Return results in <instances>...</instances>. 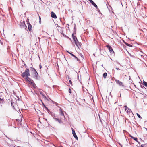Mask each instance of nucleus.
Listing matches in <instances>:
<instances>
[{
  "instance_id": "nucleus-1",
  "label": "nucleus",
  "mask_w": 147,
  "mask_h": 147,
  "mask_svg": "<svg viewBox=\"0 0 147 147\" xmlns=\"http://www.w3.org/2000/svg\"><path fill=\"white\" fill-rule=\"evenodd\" d=\"M22 76L25 79L30 76L29 70L26 69L24 72L22 74Z\"/></svg>"
},
{
  "instance_id": "nucleus-2",
  "label": "nucleus",
  "mask_w": 147,
  "mask_h": 147,
  "mask_svg": "<svg viewBox=\"0 0 147 147\" xmlns=\"http://www.w3.org/2000/svg\"><path fill=\"white\" fill-rule=\"evenodd\" d=\"M20 27L21 28H24L25 29V30L26 29V28L27 27V26L25 25L24 21L22 22H20Z\"/></svg>"
},
{
  "instance_id": "nucleus-3",
  "label": "nucleus",
  "mask_w": 147,
  "mask_h": 147,
  "mask_svg": "<svg viewBox=\"0 0 147 147\" xmlns=\"http://www.w3.org/2000/svg\"><path fill=\"white\" fill-rule=\"evenodd\" d=\"M25 80L26 82L30 84L31 83H32L34 82V81L28 77L26 78Z\"/></svg>"
},
{
  "instance_id": "nucleus-4",
  "label": "nucleus",
  "mask_w": 147,
  "mask_h": 147,
  "mask_svg": "<svg viewBox=\"0 0 147 147\" xmlns=\"http://www.w3.org/2000/svg\"><path fill=\"white\" fill-rule=\"evenodd\" d=\"M106 47L109 50L110 53H114V51L112 48V47L109 45H107L106 46Z\"/></svg>"
},
{
  "instance_id": "nucleus-5",
  "label": "nucleus",
  "mask_w": 147,
  "mask_h": 147,
  "mask_svg": "<svg viewBox=\"0 0 147 147\" xmlns=\"http://www.w3.org/2000/svg\"><path fill=\"white\" fill-rule=\"evenodd\" d=\"M75 43L76 45L79 48L81 47V43L79 42L78 41V40H75Z\"/></svg>"
},
{
  "instance_id": "nucleus-6",
  "label": "nucleus",
  "mask_w": 147,
  "mask_h": 147,
  "mask_svg": "<svg viewBox=\"0 0 147 147\" xmlns=\"http://www.w3.org/2000/svg\"><path fill=\"white\" fill-rule=\"evenodd\" d=\"M115 81H116V82L119 85L121 86H124L123 83L122 82L119 81V80H116Z\"/></svg>"
},
{
  "instance_id": "nucleus-7",
  "label": "nucleus",
  "mask_w": 147,
  "mask_h": 147,
  "mask_svg": "<svg viewBox=\"0 0 147 147\" xmlns=\"http://www.w3.org/2000/svg\"><path fill=\"white\" fill-rule=\"evenodd\" d=\"M72 134H73V136L74 137V138L77 140L78 139V138L76 135V134L75 133V131L74 129L72 128Z\"/></svg>"
},
{
  "instance_id": "nucleus-8",
  "label": "nucleus",
  "mask_w": 147,
  "mask_h": 147,
  "mask_svg": "<svg viewBox=\"0 0 147 147\" xmlns=\"http://www.w3.org/2000/svg\"><path fill=\"white\" fill-rule=\"evenodd\" d=\"M40 101H41V102H42V103L43 104V106H44V107H45V109H46V110L48 111V113H49V114H50V113H51V112L49 111V109L46 107V106L42 102V100H40Z\"/></svg>"
},
{
  "instance_id": "nucleus-9",
  "label": "nucleus",
  "mask_w": 147,
  "mask_h": 147,
  "mask_svg": "<svg viewBox=\"0 0 147 147\" xmlns=\"http://www.w3.org/2000/svg\"><path fill=\"white\" fill-rule=\"evenodd\" d=\"M90 3L96 8H97V5L93 2L92 0H88Z\"/></svg>"
},
{
  "instance_id": "nucleus-10",
  "label": "nucleus",
  "mask_w": 147,
  "mask_h": 147,
  "mask_svg": "<svg viewBox=\"0 0 147 147\" xmlns=\"http://www.w3.org/2000/svg\"><path fill=\"white\" fill-rule=\"evenodd\" d=\"M34 75L33 76V78L36 79H38V74L37 71L34 73Z\"/></svg>"
},
{
  "instance_id": "nucleus-11",
  "label": "nucleus",
  "mask_w": 147,
  "mask_h": 147,
  "mask_svg": "<svg viewBox=\"0 0 147 147\" xmlns=\"http://www.w3.org/2000/svg\"><path fill=\"white\" fill-rule=\"evenodd\" d=\"M51 17L54 18H57L56 15L53 12H51Z\"/></svg>"
},
{
  "instance_id": "nucleus-12",
  "label": "nucleus",
  "mask_w": 147,
  "mask_h": 147,
  "mask_svg": "<svg viewBox=\"0 0 147 147\" xmlns=\"http://www.w3.org/2000/svg\"><path fill=\"white\" fill-rule=\"evenodd\" d=\"M54 119L57 121L59 123H62V121L61 119H58L56 118H54Z\"/></svg>"
},
{
  "instance_id": "nucleus-13",
  "label": "nucleus",
  "mask_w": 147,
  "mask_h": 147,
  "mask_svg": "<svg viewBox=\"0 0 147 147\" xmlns=\"http://www.w3.org/2000/svg\"><path fill=\"white\" fill-rule=\"evenodd\" d=\"M41 95L43 97L45 100H47V98L43 94L42 92L41 91H39Z\"/></svg>"
},
{
  "instance_id": "nucleus-14",
  "label": "nucleus",
  "mask_w": 147,
  "mask_h": 147,
  "mask_svg": "<svg viewBox=\"0 0 147 147\" xmlns=\"http://www.w3.org/2000/svg\"><path fill=\"white\" fill-rule=\"evenodd\" d=\"M75 34H76V33H75ZM72 37L73 39L74 40V41H75V40H77V39L76 38V35H75L74 33L72 34Z\"/></svg>"
},
{
  "instance_id": "nucleus-15",
  "label": "nucleus",
  "mask_w": 147,
  "mask_h": 147,
  "mask_svg": "<svg viewBox=\"0 0 147 147\" xmlns=\"http://www.w3.org/2000/svg\"><path fill=\"white\" fill-rule=\"evenodd\" d=\"M27 24H28V28L29 30V31H30L31 30L32 25L30 24V23L28 21V22Z\"/></svg>"
},
{
  "instance_id": "nucleus-16",
  "label": "nucleus",
  "mask_w": 147,
  "mask_h": 147,
  "mask_svg": "<svg viewBox=\"0 0 147 147\" xmlns=\"http://www.w3.org/2000/svg\"><path fill=\"white\" fill-rule=\"evenodd\" d=\"M60 115L61 116H62L63 117V118H65V116H64V113H63V111L61 109H60Z\"/></svg>"
},
{
  "instance_id": "nucleus-17",
  "label": "nucleus",
  "mask_w": 147,
  "mask_h": 147,
  "mask_svg": "<svg viewBox=\"0 0 147 147\" xmlns=\"http://www.w3.org/2000/svg\"><path fill=\"white\" fill-rule=\"evenodd\" d=\"M30 70L31 71H33L34 73H36V71L34 68L32 67L30 68Z\"/></svg>"
},
{
  "instance_id": "nucleus-18",
  "label": "nucleus",
  "mask_w": 147,
  "mask_h": 147,
  "mask_svg": "<svg viewBox=\"0 0 147 147\" xmlns=\"http://www.w3.org/2000/svg\"><path fill=\"white\" fill-rule=\"evenodd\" d=\"M126 111L127 113H129L132 112L131 110L130 109H129L128 108H127Z\"/></svg>"
},
{
  "instance_id": "nucleus-19",
  "label": "nucleus",
  "mask_w": 147,
  "mask_h": 147,
  "mask_svg": "<svg viewBox=\"0 0 147 147\" xmlns=\"http://www.w3.org/2000/svg\"><path fill=\"white\" fill-rule=\"evenodd\" d=\"M31 84V85H32V86L34 88H36V85L34 83V82H33L32 83H31V84Z\"/></svg>"
},
{
  "instance_id": "nucleus-20",
  "label": "nucleus",
  "mask_w": 147,
  "mask_h": 147,
  "mask_svg": "<svg viewBox=\"0 0 147 147\" xmlns=\"http://www.w3.org/2000/svg\"><path fill=\"white\" fill-rule=\"evenodd\" d=\"M71 55L75 58L77 59V61H79V59L74 54H71Z\"/></svg>"
},
{
  "instance_id": "nucleus-21",
  "label": "nucleus",
  "mask_w": 147,
  "mask_h": 147,
  "mask_svg": "<svg viewBox=\"0 0 147 147\" xmlns=\"http://www.w3.org/2000/svg\"><path fill=\"white\" fill-rule=\"evenodd\" d=\"M124 43L127 46H129V47H131L133 46L132 45H131L125 42Z\"/></svg>"
},
{
  "instance_id": "nucleus-22",
  "label": "nucleus",
  "mask_w": 147,
  "mask_h": 147,
  "mask_svg": "<svg viewBox=\"0 0 147 147\" xmlns=\"http://www.w3.org/2000/svg\"><path fill=\"white\" fill-rule=\"evenodd\" d=\"M132 138L134 140L137 142L138 143H139V142L137 141V138L136 137H132Z\"/></svg>"
},
{
  "instance_id": "nucleus-23",
  "label": "nucleus",
  "mask_w": 147,
  "mask_h": 147,
  "mask_svg": "<svg viewBox=\"0 0 147 147\" xmlns=\"http://www.w3.org/2000/svg\"><path fill=\"white\" fill-rule=\"evenodd\" d=\"M4 103L3 99L0 98V104H3Z\"/></svg>"
},
{
  "instance_id": "nucleus-24",
  "label": "nucleus",
  "mask_w": 147,
  "mask_h": 147,
  "mask_svg": "<svg viewBox=\"0 0 147 147\" xmlns=\"http://www.w3.org/2000/svg\"><path fill=\"white\" fill-rule=\"evenodd\" d=\"M107 74L105 72V73H104L103 74V77L105 78L107 76Z\"/></svg>"
},
{
  "instance_id": "nucleus-25",
  "label": "nucleus",
  "mask_w": 147,
  "mask_h": 147,
  "mask_svg": "<svg viewBox=\"0 0 147 147\" xmlns=\"http://www.w3.org/2000/svg\"><path fill=\"white\" fill-rule=\"evenodd\" d=\"M58 31L60 33H63V31H62V28H61V30L60 29V28H58Z\"/></svg>"
},
{
  "instance_id": "nucleus-26",
  "label": "nucleus",
  "mask_w": 147,
  "mask_h": 147,
  "mask_svg": "<svg viewBox=\"0 0 147 147\" xmlns=\"http://www.w3.org/2000/svg\"><path fill=\"white\" fill-rule=\"evenodd\" d=\"M144 85L146 87H147V82L144 81L143 82Z\"/></svg>"
},
{
  "instance_id": "nucleus-27",
  "label": "nucleus",
  "mask_w": 147,
  "mask_h": 147,
  "mask_svg": "<svg viewBox=\"0 0 147 147\" xmlns=\"http://www.w3.org/2000/svg\"><path fill=\"white\" fill-rule=\"evenodd\" d=\"M7 144L8 146L9 147H10L11 146H13V147H15V146H13L12 144L8 143H7Z\"/></svg>"
},
{
  "instance_id": "nucleus-28",
  "label": "nucleus",
  "mask_w": 147,
  "mask_h": 147,
  "mask_svg": "<svg viewBox=\"0 0 147 147\" xmlns=\"http://www.w3.org/2000/svg\"><path fill=\"white\" fill-rule=\"evenodd\" d=\"M137 115L138 117L139 118L142 119V118L141 117V116H140V115L139 114H138V113H137Z\"/></svg>"
},
{
  "instance_id": "nucleus-29",
  "label": "nucleus",
  "mask_w": 147,
  "mask_h": 147,
  "mask_svg": "<svg viewBox=\"0 0 147 147\" xmlns=\"http://www.w3.org/2000/svg\"><path fill=\"white\" fill-rule=\"evenodd\" d=\"M61 34H62L63 35V36L64 37H68H68L67 36H66L65 34H63V33H61Z\"/></svg>"
},
{
  "instance_id": "nucleus-30",
  "label": "nucleus",
  "mask_w": 147,
  "mask_h": 147,
  "mask_svg": "<svg viewBox=\"0 0 147 147\" xmlns=\"http://www.w3.org/2000/svg\"><path fill=\"white\" fill-rule=\"evenodd\" d=\"M69 82L71 84V85H72V82L71 80H69Z\"/></svg>"
},
{
  "instance_id": "nucleus-31",
  "label": "nucleus",
  "mask_w": 147,
  "mask_h": 147,
  "mask_svg": "<svg viewBox=\"0 0 147 147\" xmlns=\"http://www.w3.org/2000/svg\"><path fill=\"white\" fill-rule=\"evenodd\" d=\"M69 92L70 93H71V90L70 89H69Z\"/></svg>"
},
{
  "instance_id": "nucleus-32",
  "label": "nucleus",
  "mask_w": 147,
  "mask_h": 147,
  "mask_svg": "<svg viewBox=\"0 0 147 147\" xmlns=\"http://www.w3.org/2000/svg\"><path fill=\"white\" fill-rule=\"evenodd\" d=\"M124 107H125V108H125V111H126V110H127V108H127V106H126H126H124Z\"/></svg>"
},
{
  "instance_id": "nucleus-33",
  "label": "nucleus",
  "mask_w": 147,
  "mask_h": 147,
  "mask_svg": "<svg viewBox=\"0 0 147 147\" xmlns=\"http://www.w3.org/2000/svg\"><path fill=\"white\" fill-rule=\"evenodd\" d=\"M96 9H97V10L99 12H100V11L99 9L97 7V8H96Z\"/></svg>"
},
{
  "instance_id": "nucleus-34",
  "label": "nucleus",
  "mask_w": 147,
  "mask_h": 147,
  "mask_svg": "<svg viewBox=\"0 0 147 147\" xmlns=\"http://www.w3.org/2000/svg\"><path fill=\"white\" fill-rule=\"evenodd\" d=\"M67 51V53H69L70 54H71H71H73L72 53H71L70 52H69V51Z\"/></svg>"
},
{
  "instance_id": "nucleus-35",
  "label": "nucleus",
  "mask_w": 147,
  "mask_h": 147,
  "mask_svg": "<svg viewBox=\"0 0 147 147\" xmlns=\"http://www.w3.org/2000/svg\"><path fill=\"white\" fill-rule=\"evenodd\" d=\"M39 67H40V69H41V68H42V66L41 65V64H40L39 65Z\"/></svg>"
},
{
  "instance_id": "nucleus-36",
  "label": "nucleus",
  "mask_w": 147,
  "mask_h": 147,
  "mask_svg": "<svg viewBox=\"0 0 147 147\" xmlns=\"http://www.w3.org/2000/svg\"><path fill=\"white\" fill-rule=\"evenodd\" d=\"M57 27H58V28H60V29L61 30V27H60L59 26H58L57 24Z\"/></svg>"
},
{
  "instance_id": "nucleus-37",
  "label": "nucleus",
  "mask_w": 147,
  "mask_h": 147,
  "mask_svg": "<svg viewBox=\"0 0 147 147\" xmlns=\"http://www.w3.org/2000/svg\"><path fill=\"white\" fill-rule=\"evenodd\" d=\"M24 66H25L26 68H27V66L26 65V64L24 63Z\"/></svg>"
},
{
  "instance_id": "nucleus-38",
  "label": "nucleus",
  "mask_w": 147,
  "mask_h": 147,
  "mask_svg": "<svg viewBox=\"0 0 147 147\" xmlns=\"http://www.w3.org/2000/svg\"><path fill=\"white\" fill-rule=\"evenodd\" d=\"M116 69L117 70H120V69H119V68H117V67H116Z\"/></svg>"
},
{
  "instance_id": "nucleus-39",
  "label": "nucleus",
  "mask_w": 147,
  "mask_h": 147,
  "mask_svg": "<svg viewBox=\"0 0 147 147\" xmlns=\"http://www.w3.org/2000/svg\"><path fill=\"white\" fill-rule=\"evenodd\" d=\"M140 147H144V144H142L141 145Z\"/></svg>"
},
{
  "instance_id": "nucleus-40",
  "label": "nucleus",
  "mask_w": 147,
  "mask_h": 147,
  "mask_svg": "<svg viewBox=\"0 0 147 147\" xmlns=\"http://www.w3.org/2000/svg\"><path fill=\"white\" fill-rule=\"evenodd\" d=\"M6 136V137H7V138H8L9 140H11V139L10 138H9L8 137H7V136Z\"/></svg>"
},
{
  "instance_id": "nucleus-41",
  "label": "nucleus",
  "mask_w": 147,
  "mask_h": 147,
  "mask_svg": "<svg viewBox=\"0 0 147 147\" xmlns=\"http://www.w3.org/2000/svg\"><path fill=\"white\" fill-rule=\"evenodd\" d=\"M39 20H41V18L40 16H39Z\"/></svg>"
},
{
  "instance_id": "nucleus-42",
  "label": "nucleus",
  "mask_w": 147,
  "mask_h": 147,
  "mask_svg": "<svg viewBox=\"0 0 147 147\" xmlns=\"http://www.w3.org/2000/svg\"><path fill=\"white\" fill-rule=\"evenodd\" d=\"M39 23L41 24V20H39Z\"/></svg>"
},
{
  "instance_id": "nucleus-43",
  "label": "nucleus",
  "mask_w": 147,
  "mask_h": 147,
  "mask_svg": "<svg viewBox=\"0 0 147 147\" xmlns=\"http://www.w3.org/2000/svg\"><path fill=\"white\" fill-rule=\"evenodd\" d=\"M109 95L111 96V92H110V93Z\"/></svg>"
},
{
  "instance_id": "nucleus-44",
  "label": "nucleus",
  "mask_w": 147,
  "mask_h": 147,
  "mask_svg": "<svg viewBox=\"0 0 147 147\" xmlns=\"http://www.w3.org/2000/svg\"><path fill=\"white\" fill-rule=\"evenodd\" d=\"M119 144H120V145L121 146V147H122V145H121L119 143Z\"/></svg>"
},
{
  "instance_id": "nucleus-45",
  "label": "nucleus",
  "mask_w": 147,
  "mask_h": 147,
  "mask_svg": "<svg viewBox=\"0 0 147 147\" xmlns=\"http://www.w3.org/2000/svg\"><path fill=\"white\" fill-rule=\"evenodd\" d=\"M130 137L132 138V137H133V136H131V135H130Z\"/></svg>"
},
{
  "instance_id": "nucleus-46",
  "label": "nucleus",
  "mask_w": 147,
  "mask_h": 147,
  "mask_svg": "<svg viewBox=\"0 0 147 147\" xmlns=\"http://www.w3.org/2000/svg\"><path fill=\"white\" fill-rule=\"evenodd\" d=\"M13 141V140H11V143H12V142Z\"/></svg>"
},
{
  "instance_id": "nucleus-47",
  "label": "nucleus",
  "mask_w": 147,
  "mask_h": 147,
  "mask_svg": "<svg viewBox=\"0 0 147 147\" xmlns=\"http://www.w3.org/2000/svg\"><path fill=\"white\" fill-rule=\"evenodd\" d=\"M1 107H2V105H1Z\"/></svg>"
},
{
  "instance_id": "nucleus-48",
  "label": "nucleus",
  "mask_w": 147,
  "mask_h": 147,
  "mask_svg": "<svg viewBox=\"0 0 147 147\" xmlns=\"http://www.w3.org/2000/svg\"><path fill=\"white\" fill-rule=\"evenodd\" d=\"M11 105H13V104H12V103H11Z\"/></svg>"
},
{
  "instance_id": "nucleus-49",
  "label": "nucleus",
  "mask_w": 147,
  "mask_h": 147,
  "mask_svg": "<svg viewBox=\"0 0 147 147\" xmlns=\"http://www.w3.org/2000/svg\"><path fill=\"white\" fill-rule=\"evenodd\" d=\"M11 105H13V104H12V103H11Z\"/></svg>"
},
{
  "instance_id": "nucleus-50",
  "label": "nucleus",
  "mask_w": 147,
  "mask_h": 147,
  "mask_svg": "<svg viewBox=\"0 0 147 147\" xmlns=\"http://www.w3.org/2000/svg\"><path fill=\"white\" fill-rule=\"evenodd\" d=\"M68 79L69 78V76H68Z\"/></svg>"
},
{
  "instance_id": "nucleus-51",
  "label": "nucleus",
  "mask_w": 147,
  "mask_h": 147,
  "mask_svg": "<svg viewBox=\"0 0 147 147\" xmlns=\"http://www.w3.org/2000/svg\"><path fill=\"white\" fill-rule=\"evenodd\" d=\"M74 29H75V27H74Z\"/></svg>"
},
{
  "instance_id": "nucleus-52",
  "label": "nucleus",
  "mask_w": 147,
  "mask_h": 147,
  "mask_svg": "<svg viewBox=\"0 0 147 147\" xmlns=\"http://www.w3.org/2000/svg\"><path fill=\"white\" fill-rule=\"evenodd\" d=\"M146 130H147V129Z\"/></svg>"
}]
</instances>
